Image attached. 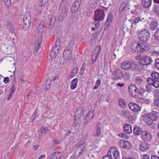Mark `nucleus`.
<instances>
[{
    "mask_svg": "<svg viewBox=\"0 0 159 159\" xmlns=\"http://www.w3.org/2000/svg\"><path fill=\"white\" fill-rule=\"evenodd\" d=\"M132 49L135 52H144L150 49V46L146 43L139 42L136 45L133 44L132 46Z\"/></svg>",
    "mask_w": 159,
    "mask_h": 159,
    "instance_id": "obj_1",
    "label": "nucleus"
},
{
    "mask_svg": "<svg viewBox=\"0 0 159 159\" xmlns=\"http://www.w3.org/2000/svg\"><path fill=\"white\" fill-rule=\"evenodd\" d=\"M129 92L132 97L137 98L139 95L143 94L145 92L143 89H139L134 85H130L129 87Z\"/></svg>",
    "mask_w": 159,
    "mask_h": 159,
    "instance_id": "obj_2",
    "label": "nucleus"
},
{
    "mask_svg": "<svg viewBox=\"0 0 159 159\" xmlns=\"http://www.w3.org/2000/svg\"><path fill=\"white\" fill-rule=\"evenodd\" d=\"M138 37L140 41L146 43L150 38V34L148 30L147 29L142 30L139 33Z\"/></svg>",
    "mask_w": 159,
    "mask_h": 159,
    "instance_id": "obj_3",
    "label": "nucleus"
},
{
    "mask_svg": "<svg viewBox=\"0 0 159 159\" xmlns=\"http://www.w3.org/2000/svg\"><path fill=\"white\" fill-rule=\"evenodd\" d=\"M80 145L74 153L75 156L76 157H78L83 152L84 149L86 147L87 144L85 141H83L82 139L80 141Z\"/></svg>",
    "mask_w": 159,
    "mask_h": 159,
    "instance_id": "obj_4",
    "label": "nucleus"
},
{
    "mask_svg": "<svg viewBox=\"0 0 159 159\" xmlns=\"http://www.w3.org/2000/svg\"><path fill=\"white\" fill-rule=\"evenodd\" d=\"M23 20V28L24 30H26L30 25L31 16L29 12L25 13L24 16Z\"/></svg>",
    "mask_w": 159,
    "mask_h": 159,
    "instance_id": "obj_5",
    "label": "nucleus"
},
{
    "mask_svg": "<svg viewBox=\"0 0 159 159\" xmlns=\"http://www.w3.org/2000/svg\"><path fill=\"white\" fill-rule=\"evenodd\" d=\"M104 11L102 10L97 9L95 11L93 19L95 21H102L105 17Z\"/></svg>",
    "mask_w": 159,
    "mask_h": 159,
    "instance_id": "obj_6",
    "label": "nucleus"
},
{
    "mask_svg": "<svg viewBox=\"0 0 159 159\" xmlns=\"http://www.w3.org/2000/svg\"><path fill=\"white\" fill-rule=\"evenodd\" d=\"M124 73L120 69L115 70L113 74V79L114 80H120L124 77Z\"/></svg>",
    "mask_w": 159,
    "mask_h": 159,
    "instance_id": "obj_7",
    "label": "nucleus"
},
{
    "mask_svg": "<svg viewBox=\"0 0 159 159\" xmlns=\"http://www.w3.org/2000/svg\"><path fill=\"white\" fill-rule=\"evenodd\" d=\"M95 115V111L93 110L90 111L85 116L83 125H87L93 119Z\"/></svg>",
    "mask_w": 159,
    "mask_h": 159,
    "instance_id": "obj_8",
    "label": "nucleus"
},
{
    "mask_svg": "<svg viewBox=\"0 0 159 159\" xmlns=\"http://www.w3.org/2000/svg\"><path fill=\"white\" fill-rule=\"evenodd\" d=\"M107 154L108 156H110L112 158L113 157V159H116L119 156V151L115 147H111L109 149Z\"/></svg>",
    "mask_w": 159,
    "mask_h": 159,
    "instance_id": "obj_9",
    "label": "nucleus"
},
{
    "mask_svg": "<svg viewBox=\"0 0 159 159\" xmlns=\"http://www.w3.org/2000/svg\"><path fill=\"white\" fill-rule=\"evenodd\" d=\"M81 3V0H76L71 7V11L72 13H75L80 9Z\"/></svg>",
    "mask_w": 159,
    "mask_h": 159,
    "instance_id": "obj_10",
    "label": "nucleus"
},
{
    "mask_svg": "<svg viewBox=\"0 0 159 159\" xmlns=\"http://www.w3.org/2000/svg\"><path fill=\"white\" fill-rule=\"evenodd\" d=\"M152 60L150 57L146 55L142 56V60L139 61L140 64L143 66L148 65L150 64Z\"/></svg>",
    "mask_w": 159,
    "mask_h": 159,
    "instance_id": "obj_11",
    "label": "nucleus"
},
{
    "mask_svg": "<svg viewBox=\"0 0 159 159\" xmlns=\"http://www.w3.org/2000/svg\"><path fill=\"white\" fill-rule=\"evenodd\" d=\"M145 115L148 117L149 119L155 121L157 120V119L158 116L159 115V113L157 112L153 111L151 113H147Z\"/></svg>",
    "mask_w": 159,
    "mask_h": 159,
    "instance_id": "obj_12",
    "label": "nucleus"
},
{
    "mask_svg": "<svg viewBox=\"0 0 159 159\" xmlns=\"http://www.w3.org/2000/svg\"><path fill=\"white\" fill-rule=\"evenodd\" d=\"M119 145L121 148H126L129 149L131 147V145L130 143L128 141L124 140H120Z\"/></svg>",
    "mask_w": 159,
    "mask_h": 159,
    "instance_id": "obj_13",
    "label": "nucleus"
},
{
    "mask_svg": "<svg viewBox=\"0 0 159 159\" xmlns=\"http://www.w3.org/2000/svg\"><path fill=\"white\" fill-rule=\"evenodd\" d=\"M128 106L129 109L134 112H137L141 110L140 107L136 103L133 102H130Z\"/></svg>",
    "mask_w": 159,
    "mask_h": 159,
    "instance_id": "obj_14",
    "label": "nucleus"
},
{
    "mask_svg": "<svg viewBox=\"0 0 159 159\" xmlns=\"http://www.w3.org/2000/svg\"><path fill=\"white\" fill-rule=\"evenodd\" d=\"M141 135L142 139L144 141H149L151 139V134L147 131H143Z\"/></svg>",
    "mask_w": 159,
    "mask_h": 159,
    "instance_id": "obj_15",
    "label": "nucleus"
},
{
    "mask_svg": "<svg viewBox=\"0 0 159 159\" xmlns=\"http://www.w3.org/2000/svg\"><path fill=\"white\" fill-rule=\"evenodd\" d=\"M72 53L70 49L65 50L63 53V58L65 59L70 60L72 57Z\"/></svg>",
    "mask_w": 159,
    "mask_h": 159,
    "instance_id": "obj_16",
    "label": "nucleus"
},
{
    "mask_svg": "<svg viewBox=\"0 0 159 159\" xmlns=\"http://www.w3.org/2000/svg\"><path fill=\"white\" fill-rule=\"evenodd\" d=\"M101 47L100 45L98 46L95 50H94L93 53L95 55L94 57L95 59H94L93 57H92V61L93 62H94L96 61L98 57L99 56V54L100 52Z\"/></svg>",
    "mask_w": 159,
    "mask_h": 159,
    "instance_id": "obj_17",
    "label": "nucleus"
},
{
    "mask_svg": "<svg viewBox=\"0 0 159 159\" xmlns=\"http://www.w3.org/2000/svg\"><path fill=\"white\" fill-rule=\"evenodd\" d=\"M62 154L60 152H55L51 154L48 157V159H59Z\"/></svg>",
    "mask_w": 159,
    "mask_h": 159,
    "instance_id": "obj_18",
    "label": "nucleus"
},
{
    "mask_svg": "<svg viewBox=\"0 0 159 159\" xmlns=\"http://www.w3.org/2000/svg\"><path fill=\"white\" fill-rule=\"evenodd\" d=\"M132 62L129 61L124 62L121 64V68L124 70H129L131 68Z\"/></svg>",
    "mask_w": 159,
    "mask_h": 159,
    "instance_id": "obj_19",
    "label": "nucleus"
},
{
    "mask_svg": "<svg viewBox=\"0 0 159 159\" xmlns=\"http://www.w3.org/2000/svg\"><path fill=\"white\" fill-rule=\"evenodd\" d=\"M149 145L146 142H143L139 145V148L141 151H146L149 148Z\"/></svg>",
    "mask_w": 159,
    "mask_h": 159,
    "instance_id": "obj_20",
    "label": "nucleus"
},
{
    "mask_svg": "<svg viewBox=\"0 0 159 159\" xmlns=\"http://www.w3.org/2000/svg\"><path fill=\"white\" fill-rule=\"evenodd\" d=\"M152 0H142L141 4L144 8H148L150 6Z\"/></svg>",
    "mask_w": 159,
    "mask_h": 159,
    "instance_id": "obj_21",
    "label": "nucleus"
},
{
    "mask_svg": "<svg viewBox=\"0 0 159 159\" xmlns=\"http://www.w3.org/2000/svg\"><path fill=\"white\" fill-rule=\"evenodd\" d=\"M158 23L157 21H152L149 25V28L152 31H153L158 29Z\"/></svg>",
    "mask_w": 159,
    "mask_h": 159,
    "instance_id": "obj_22",
    "label": "nucleus"
},
{
    "mask_svg": "<svg viewBox=\"0 0 159 159\" xmlns=\"http://www.w3.org/2000/svg\"><path fill=\"white\" fill-rule=\"evenodd\" d=\"M131 68L133 70L136 71L141 70L142 69L140 65H137L134 62H132Z\"/></svg>",
    "mask_w": 159,
    "mask_h": 159,
    "instance_id": "obj_23",
    "label": "nucleus"
},
{
    "mask_svg": "<svg viewBox=\"0 0 159 159\" xmlns=\"http://www.w3.org/2000/svg\"><path fill=\"white\" fill-rule=\"evenodd\" d=\"M78 79L75 78L72 80L70 82V88L74 90L75 89L77 86Z\"/></svg>",
    "mask_w": 159,
    "mask_h": 159,
    "instance_id": "obj_24",
    "label": "nucleus"
},
{
    "mask_svg": "<svg viewBox=\"0 0 159 159\" xmlns=\"http://www.w3.org/2000/svg\"><path fill=\"white\" fill-rule=\"evenodd\" d=\"M46 30V27L44 26V23L42 22H41L37 27V30L39 33H42Z\"/></svg>",
    "mask_w": 159,
    "mask_h": 159,
    "instance_id": "obj_25",
    "label": "nucleus"
},
{
    "mask_svg": "<svg viewBox=\"0 0 159 159\" xmlns=\"http://www.w3.org/2000/svg\"><path fill=\"white\" fill-rule=\"evenodd\" d=\"M143 131L141 128L138 126L135 127L133 131L134 134L136 135H141Z\"/></svg>",
    "mask_w": 159,
    "mask_h": 159,
    "instance_id": "obj_26",
    "label": "nucleus"
},
{
    "mask_svg": "<svg viewBox=\"0 0 159 159\" xmlns=\"http://www.w3.org/2000/svg\"><path fill=\"white\" fill-rule=\"evenodd\" d=\"M83 112V111L81 110L80 113L78 115V111H77L76 112L75 115V120L74 122L75 124V125L76 126L78 124L79 121H77V120H79L81 118L82 114Z\"/></svg>",
    "mask_w": 159,
    "mask_h": 159,
    "instance_id": "obj_27",
    "label": "nucleus"
},
{
    "mask_svg": "<svg viewBox=\"0 0 159 159\" xmlns=\"http://www.w3.org/2000/svg\"><path fill=\"white\" fill-rule=\"evenodd\" d=\"M125 132L127 134H130L132 132V129L131 126L128 124H125L124 126Z\"/></svg>",
    "mask_w": 159,
    "mask_h": 159,
    "instance_id": "obj_28",
    "label": "nucleus"
},
{
    "mask_svg": "<svg viewBox=\"0 0 159 159\" xmlns=\"http://www.w3.org/2000/svg\"><path fill=\"white\" fill-rule=\"evenodd\" d=\"M48 127H42V128L39 129V130L38 132L39 135H40L41 134H43L45 135L46 133L48 131Z\"/></svg>",
    "mask_w": 159,
    "mask_h": 159,
    "instance_id": "obj_29",
    "label": "nucleus"
},
{
    "mask_svg": "<svg viewBox=\"0 0 159 159\" xmlns=\"http://www.w3.org/2000/svg\"><path fill=\"white\" fill-rule=\"evenodd\" d=\"M7 27L8 30L11 32H13L14 30V28L13 25L10 21L7 22Z\"/></svg>",
    "mask_w": 159,
    "mask_h": 159,
    "instance_id": "obj_30",
    "label": "nucleus"
},
{
    "mask_svg": "<svg viewBox=\"0 0 159 159\" xmlns=\"http://www.w3.org/2000/svg\"><path fill=\"white\" fill-rule=\"evenodd\" d=\"M55 17L54 16H52L50 19V21L48 25V27L49 29H51L53 27L55 22Z\"/></svg>",
    "mask_w": 159,
    "mask_h": 159,
    "instance_id": "obj_31",
    "label": "nucleus"
},
{
    "mask_svg": "<svg viewBox=\"0 0 159 159\" xmlns=\"http://www.w3.org/2000/svg\"><path fill=\"white\" fill-rule=\"evenodd\" d=\"M78 70V69L77 67L74 68L71 71L70 74V77L73 78L77 74Z\"/></svg>",
    "mask_w": 159,
    "mask_h": 159,
    "instance_id": "obj_32",
    "label": "nucleus"
},
{
    "mask_svg": "<svg viewBox=\"0 0 159 159\" xmlns=\"http://www.w3.org/2000/svg\"><path fill=\"white\" fill-rule=\"evenodd\" d=\"M66 16V12L65 11H62L59 17V20L60 21L63 20Z\"/></svg>",
    "mask_w": 159,
    "mask_h": 159,
    "instance_id": "obj_33",
    "label": "nucleus"
},
{
    "mask_svg": "<svg viewBox=\"0 0 159 159\" xmlns=\"http://www.w3.org/2000/svg\"><path fill=\"white\" fill-rule=\"evenodd\" d=\"M113 15L111 13H109L106 23H109L111 24L113 20Z\"/></svg>",
    "mask_w": 159,
    "mask_h": 159,
    "instance_id": "obj_34",
    "label": "nucleus"
},
{
    "mask_svg": "<svg viewBox=\"0 0 159 159\" xmlns=\"http://www.w3.org/2000/svg\"><path fill=\"white\" fill-rule=\"evenodd\" d=\"M152 78L154 80H158L159 79V74L157 72H154L151 74Z\"/></svg>",
    "mask_w": 159,
    "mask_h": 159,
    "instance_id": "obj_35",
    "label": "nucleus"
},
{
    "mask_svg": "<svg viewBox=\"0 0 159 159\" xmlns=\"http://www.w3.org/2000/svg\"><path fill=\"white\" fill-rule=\"evenodd\" d=\"M60 45V41L59 39L57 40L55 42V43L53 48H52L53 50H57L59 49V48Z\"/></svg>",
    "mask_w": 159,
    "mask_h": 159,
    "instance_id": "obj_36",
    "label": "nucleus"
},
{
    "mask_svg": "<svg viewBox=\"0 0 159 159\" xmlns=\"http://www.w3.org/2000/svg\"><path fill=\"white\" fill-rule=\"evenodd\" d=\"M119 105L122 108H125L126 106V103L122 98H120L119 100Z\"/></svg>",
    "mask_w": 159,
    "mask_h": 159,
    "instance_id": "obj_37",
    "label": "nucleus"
},
{
    "mask_svg": "<svg viewBox=\"0 0 159 159\" xmlns=\"http://www.w3.org/2000/svg\"><path fill=\"white\" fill-rule=\"evenodd\" d=\"M57 51V50H53L52 48L50 53V57L52 59H53L55 58L57 55L56 51Z\"/></svg>",
    "mask_w": 159,
    "mask_h": 159,
    "instance_id": "obj_38",
    "label": "nucleus"
},
{
    "mask_svg": "<svg viewBox=\"0 0 159 159\" xmlns=\"http://www.w3.org/2000/svg\"><path fill=\"white\" fill-rule=\"evenodd\" d=\"M121 114L123 116L126 117L127 119H129L130 117V113L128 111H122Z\"/></svg>",
    "mask_w": 159,
    "mask_h": 159,
    "instance_id": "obj_39",
    "label": "nucleus"
},
{
    "mask_svg": "<svg viewBox=\"0 0 159 159\" xmlns=\"http://www.w3.org/2000/svg\"><path fill=\"white\" fill-rule=\"evenodd\" d=\"M51 84V80H47L46 82L45 86V89L46 90H48L50 88V85Z\"/></svg>",
    "mask_w": 159,
    "mask_h": 159,
    "instance_id": "obj_40",
    "label": "nucleus"
},
{
    "mask_svg": "<svg viewBox=\"0 0 159 159\" xmlns=\"http://www.w3.org/2000/svg\"><path fill=\"white\" fill-rule=\"evenodd\" d=\"M153 11L155 14L159 16V7L154 5Z\"/></svg>",
    "mask_w": 159,
    "mask_h": 159,
    "instance_id": "obj_41",
    "label": "nucleus"
},
{
    "mask_svg": "<svg viewBox=\"0 0 159 159\" xmlns=\"http://www.w3.org/2000/svg\"><path fill=\"white\" fill-rule=\"evenodd\" d=\"M129 3L128 2L124 1V2L122 4V7H123V11L125 10V9L126 7H128V9H129V8L128 7V5H129Z\"/></svg>",
    "mask_w": 159,
    "mask_h": 159,
    "instance_id": "obj_42",
    "label": "nucleus"
},
{
    "mask_svg": "<svg viewBox=\"0 0 159 159\" xmlns=\"http://www.w3.org/2000/svg\"><path fill=\"white\" fill-rule=\"evenodd\" d=\"M48 0H41L39 3V6L42 7L47 3Z\"/></svg>",
    "mask_w": 159,
    "mask_h": 159,
    "instance_id": "obj_43",
    "label": "nucleus"
},
{
    "mask_svg": "<svg viewBox=\"0 0 159 159\" xmlns=\"http://www.w3.org/2000/svg\"><path fill=\"white\" fill-rule=\"evenodd\" d=\"M155 80H154L152 78H148L147 79V81L149 85H152L153 84Z\"/></svg>",
    "mask_w": 159,
    "mask_h": 159,
    "instance_id": "obj_44",
    "label": "nucleus"
},
{
    "mask_svg": "<svg viewBox=\"0 0 159 159\" xmlns=\"http://www.w3.org/2000/svg\"><path fill=\"white\" fill-rule=\"evenodd\" d=\"M153 120L149 119L148 118L145 120V122L147 124L150 126L152 125L153 123Z\"/></svg>",
    "mask_w": 159,
    "mask_h": 159,
    "instance_id": "obj_45",
    "label": "nucleus"
},
{
    "mask_svg": "<svg viewBox=\"0 0 159 159\" xmlns=\"http://www.w3.org/2000/svg\"><path fill=\"white\" fill-rule=\"evenodd\" d=\"M101 132V128L98 127L96 130V134H95V136L98 137L100 135Z\"/></svg>",
    "mask_w": 159,
    "mask_h": 159,
    "instance_id": "obj_46",
    "label": "nucleus"
},
{
    "mask_svg": "<svg viewBox=\"0 0 159 159\" xmlns=\"http://www.w3.org/2000/svg\"><path fill=\"white\" fill-rule=\"evenodd\" d=\"M154 35L156 39L159 40V29H157Z\"/></svg>",
    "mask_w": 159,
    "mask_h": 159,
    "instance_id": "obj_47",
    "label": "nucleus"
},
{
    "mask_svg": "<svg viewBox=\"0 0 159 159\" xmlns=\"http://www.w3.org/2000/svg\"><path fill=\"white\" fill-rule=\"evenodd\" d=\"M137 101L139 102L140 103H144L145 102V98L144 97L138 98L137 99Z\"/></svg>",
    "mask_w": 159,
    "mask_h": 159,
    "instance_id": "obj_48",
    "label": "nucleus"
},
{
    "mask_svg": "<svg viewBox=\"0 0 159 159\" xmlns=\"http://www.w3.org/2000/svg\"><path fill=\"white\" fill-rule=\"evenodd\" d=\"M118 136L122 138L127 139L129 138V136L123 133H121L119 134Z\"/></svg>",
    "mask_w": 159,
    "mask_h": 159,
    "instance_id": "obj_49",
    "label": "nucleus"
},
{
    "mask_svg": "<svg viewBox=\"0 0 159 159\" xmlns=\"http://www.w3.org/2000/svg\"><path fill=\"white\" fill-rule=\"evenodd\" d=\"M43 40V37L40 36L39 37L36 41V42L35 43H36V45L37 44L39 43L41 44Z\"/></svg>",
    "mask_w": 159,
    "mask_h": 159,
    "instance_id": "obj_50",
    "label": "nucleus"
},
{
    "mask_svg": "<svg viewBox=\"0 0 159 159\" xmlns=\"http://www.w3.org/2000/svg\"><path fill=\"white\" fill-rule=\"evenodd\" d=\"M153 86L155 88H159V81L155 80Z\"/></svg>",
    "mask_w": 159,
    "mask_h": 159,
    "instance_id": "obj_51",
    "label": "nucleus"
},
{
    "mask_svg": "<svg viewBox=\"0 0 159 159\" xmlns=\"http://www.w3.org/2000/svg\"><path fill=\"white\" fill-rule=\"evenodd\" d=\"M131 20L132 21V23H134L135 24L138 23L139 21V20H140V17H138L137 18H136L135 20Z\"/></svg>",
    "mask_w": 159,
    "mask_h": 159,
    "instance_id": "obj_52",
    "label": "nucleus"
},
{
    "mask_svg": "<svg viewBox=\"0 0 159 159\" xmlns=\"http://www.w3.org/2000/svg\"><path fill=\"white\" fill-rule=\"evenodd\" d=\"M155 65L156 67L159 70V59L158 58L155 61Z\"/></svg>",
    "mask_w": 159,
    "mask_h": 159,
    "instance_id": "obj_53",
    "label": "nucleus"
},
{
    "mask_svg": "<svg viewBox=\"0 0 159 159\" xmlns=\"http://www.w3.org/2000/svg\"><path fill=\"white\" fill-rule=\"evenodd\" d=\"M40 44L39 43L37 44L36 45V43H35V51L36 52H38L39 51V49L40 47Z\"/></svg>",
    "mask_w": 159,
    "mask_h": 159,
    "instance_id": "obj_54",
    "label": "nucleus"
},
{
    "mask_svg": "<svg viewBox=\"0 0 159 159\" xmlns=\"http://www.w3.org/2000/svg\"><path fill=\"white\" fill-rule=\"evenodd\" d=\"M151 85H146V90L147 91L149 92L151 91V88L152 87H151Z\"/></svg>",
    "mask_w": 159,
    "mask_h": 159,
    "instance_id": "obj_55",
    "label": "nucleus"
},
{
    "mask_svg": "<svg viewBox=\"0 0 159 159\" xmlns=\"http://www.w3.org/2000/svg\"><path fill=\"white\" fill-rule=\"evenodd\" d=\"M155 105L158 107H159V98H157L154 101Z\"/></svg>",
    "mask_w": 159,
    "mask_h": 159,
    "instance_id": "obj_56",
    "label": "nucleus"
},
{
    "mask_svg": "<svg viewBox=\"0 0 159 159\" xmlns=\"http://www.w3.org/2000/svg\"><path fill=\"white\" fill-rule=\"evenodd\" d=\"M105 26L104 28V30L105 31H106L108 29L109 27L110 26L111 24H110V23H107L105 22Z\"/></svg>",
    "mask_w": 159,
    "mask_h": 159,
    "instance_id": "obj_57",
    "label": "nucleus"
},
{
    "mask_svg": "<svg viewBox=\"0 0 159 159\" xmlns=\"http://www.w3.org/2000/svg\"><path fill=\"white\" fill-rule=\"evenodd\" d=\"M16 88L15 86L14 85H13L11 87L10 89V93H13L15 91Z\"/></svg>",
    "mask_w": 159,
    "mask_h": 159,
    "instance_id": "obj_58",
    "label": "nucleus"
},
{
    "mask_svg": "<svg viewBox=\"0 0 159 159\" xmlns=\"http://www.w3.org/2000/svg\"><path fill=\"white\" fill-rule=\"evenodd\" d=\"M142 159H150V158L148 155L145 154L143 156Z\"/></svg>",
    "mask_w": 159,
    "mask_h": 159,
    "instance_id": "obj_59",
    "label": "nucleus"
},
{
    "mask_svg": "<svg viewBox=\"0 0 159 159\" xmlns=\"http://www.w3.org/2000/svg\"><path fill=\"white\" fill-rule=\"evenodd\" d=\"M10 80L8 77H6L4 79L3 81L5 84L8 83L9 82Z\"/></svg>",
    "mask_w": 159,
    "mask_h": 159,
    "instance_id": "obj_60",
    "label": "nucleus"
},
{
    "mask_svg": "<svg viewBox=\"0 0 159 159\" xmlns=\"http://www.w3.org/2000/svg\"><path fill=\"white\" fill-rule=\"evenodd\" d=\"M4 2L6 5L7 6L10 4L11 2V0H3Z\"/></svg>",
    "mask_w": 159,
    "mask_h": 159,
    "instance_id": "obj_61",
    "label": "nucleus"
},
{
    "mask_svg": "<svg viewBox=\"0 0 159 159\" xmlns=\"http://www.w3.org/2000/svg\"><path fill=\"white\" fill-rule=\"evenodd\" d=\"M102 159H113V158L111 157L110 156H108V154H107V155L103 157Z\"/></svg>",
    "mask_w": 159,
    "mask_h": 159,
    "instance_id": "obj_62",
    "label": "nucleus"
},
{
    "mask_svg": "<svg viewBox=\"0 0 159 159\" xmlns=\"http://www.w3.org/2000/svg\"><path fill=\"white\" fill-rule=\"evenodd\" d=\"M101 83V81L100 80H97L96 82V84L98 86H100V85Z\"/></svg>",
    "mask_w": 159,
    "mask_h": 159,
    "instance_id": "obj_63",
    "label": "nucleus"
},
{
    "mask_svg": "<svg viewBox=\"0 0 159 159\" xmlns=\"http://www.w3.org/2000/svg\"><path fill=\"white\" fill-rule=\"evenodd\" d=\"M151 159H159V157L155 155H153L151 156Z\"/></svg>",
    "mask_w": 159,
    "mask_h": 159,
    "instance_id": "obj_64",
    "label": "nucleus"
}]
</instances>
